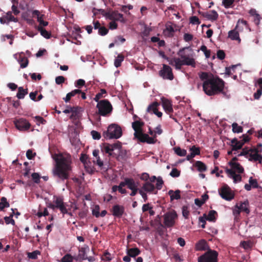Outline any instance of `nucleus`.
Segmentation results:
<instances>
[{"instance_id":"obj_1","label":"nucleus","mask_w":262,"mask_h":262,"mask_svg":"<svg viewBox=\"0 0 262 262\" xmlns=\"http://www.w3.org/2000/svg\"><path fill=\"white\" fill-rule=\"evenodd\" d=\"M200 79L203 81L202 86L208 96H214L223 93L225 82L219 77H214L212 74L202 72L199 74Z\"/></svg>"},{"instance_id":"obj_2","label":"nucleus","mask_w":262,"mask_h":262,"mask_svg":"<svg viewBox=\"0 0 262 262\" xmlns=\"http://www.w3.org/2000/svg\"><path fill=\"white\" fill-rule=\"evenodd\" d=\"M54 159L56 165L53 170V175L61 180H67L72 170V159L70 155H55Z\"/></svg>"},{"instance_id":"obj_3","label":"nucleus","mask_w":262,"mask_h":262,"mask_svg":"<svg viewBox=\"0 0 262 262\" xmlns=\"http://www.w3.org/2000/svg\"><path fill=\"white\" fill-rule=\"evenodd\" d=\"M101 150L118 161L125 160L127 158V151L122 148V144L118 141L113 144L103 143Z\"/></svg>"},{"instance_id":"obj_4","label":"nucleus","mask_w":262,"mask_h":262,"mask_svg":"<svg viewBox=\"0 0 262 262\" xmlns=\"http://www.w3.org/2000/svg\"><path fill=\"white\" fill-rule=\"evenodd\" d=\"M122 135L121 127L118 124L112 123L110 124L107 129L104 131L103 136L106 139H119Z\"/></svg>"},{"instance_id":"obj_5","label":"nucleus","mask_w":262,"mask_h":262,"mask_svg":"<svg viewBox=\"0 0 262 262\" xmlns=\"http://www.w3.org/2000/svg\"><path fill=\"white\" fill-rule=\"evenodd\" d=\"M66 204L63 202L62 197L54 196V201L53 203L49 202L47 204L48 208L53 209H59L61 213L63 215L68 213V209L66 207Z\"/></svg>"},{"instance_id":"obj_6","label":"nucleus","mask_w":262,"mask_h":262,"mask_svg":"<svg viewBox=\"0 0 262 262\" xmlns=\"http://www.w3.org/2000/svg\"><path fill=\"white\" fill-rule=\"evenodd\" d=\"M98 114L102 116L110 115L113 110V107L110 102L107 99L100 100L97 104Z\"/></svg>"},{"instance_id":"obj_7","label":"nucleus","mask_w":262,"mask_h":262,"mask_svg":"<svg viewBox=\"0 0 262 262\" xmlns=\"http://www.w3.org/2000/svg\"><path fill=\"white\" fill-rule=\"evenodd\" d=\"M218 253L215 250L209 249L198 258V262H217Z\"/></svg>"},{"instance_id":"obj_8","label":"nucleus","mask_w":262,"mask_h":262,"mask_svg":"<svg viewBox=\"0 0 262 262\" xmlns=\"http://www.w3.org/2000/svg\"><path fill=\"white\" fill-rule=\"evenodd\" d=\"M188 48H183L181 49L177 54L182 59L184 65L190 66L193 68L195 67V62L194 58L190 57L188 55L185 53V50Z\"/></svg>"},{"instance_id":"obj_9","label":"nucleus","mask_w":262,"mask_h":262,"mask_svg":"<svg viewBox=\"0 0 262 262\" xmlns=\"http://www.w3.org/2000/svg\"><path fill=\"white\" fill-rule=\"evenodd\" d=\"M219 193L223 199L227 201H231L234 197V193L227 184H224L222 187L219 190Z\"/></svg>"},{"instance_id":"obj_10","label":"nucleus","mask_w":262,"mask_h":262,"mask_svg":"<svg viewBox=\"0 0 262 262\" xmlns=\"http://www.w3.org/2000/svg\"><path fill=\"white\" fill-rule=\"evenodd\" d=\"M177 214L174 210L169 211L164 214V223L167 227L173 226L175 223L174 220L177 218Z\"/></svg>"},{"instance_id":"obj_11","label":"nucleus","mask_w":262,"mask_h":262,"mask_svg":"<svg viewBox=\"0 0 262 262\" xmlns=\"http://www.w3.org/2000/svg\"><path fill=\"white\" fill-rule=\"evenodd\" d=\"M159 75L164 79L172 80L174 78L172 69L165 64H163L162 69L159 71Z\"/></svg>"},{"instance_id":"obj_12","label":"nucleus","mask_w":262,"mask_h":262,"mask_svg":"<svg viewBox=\"0 0 262 262\" xmlns=\"http://www.w3.org/2000/svg\"><path fill=\"white\" fill-rule=\"evenodd\" d=\"M15 127L20 131L28 130L31 126L30 123L24 118H19L14 121Z\"/></svg>"},{"instance_id":"obj_13","label":"nucleus","mask_w":262,"mask_h":262,"mask_svg":"<svg viewBox=\"0 0 262 262\" xmlns=\"http://www.w3.org/2000/svg\"><path fill=\"white\" fill-rule=\"evenodd\" d=\"M161 102H162V106L165 111V112L168 114H169L170 118H172L176 122L177 121V119L175 118H173L172 117V115L170 114L172 113L173 111L172 108V105L171 104V102L170 101H169L168 99L165 98H161Z\"/></svg>"},{"instance_id":"obj_14","label":"nucleus","mask_w":262,"mask_h":262,"mask_svg":"<svg viewBox=\"0 0 262 262\" xmlns=\"http://www.w3.org/2000/svg\"><path fill=\"white\" fill-rule=\"evenodd\" d=\"M14 58L17 60V62L20 64L21 68L24 69L26 68L29 63L28 59L25 56L24 52H21L19 54H15L14 55Z\"/></svg>"},{"instance_id":"obj_15","label":"nucleus","mask_w":262,"mask_h":262,"mask_svg":"<svg viewBox=\"0 0 262 262\" xmlns=\"http://www.w3.org/2000/svg\"><path fill=\"white\" fill-rule=\"evenodd\" d=\"M143 122L139 121H135L132 123V127L135 130L134 137L135 138H138L140 134H143L142 127L144 125Z\"/></svg>"},{"instance_id":"obj_16","label":"nucleus","mask_w":262,"mask_h":262,"mask_svg":"<svg viewBox=\"0 0 262 262\" xmlns=\"http://www.w3.org/2000/svg\"><path fill=\"white\" fill-rule=\"evenodd\" d=\"M109 15L110 16L108 17V19L110 20L120 21L122 23H125V21L123 14L118 13V11H113L112 9H110Z\"/></svg>"},{"instance_id":"obj_17","label":"nucleus","mask_w":262,"mask_h":262,"mask_svg":"<svg viewBox=\"0 0 262 262\" xmlns=\"http://www.w3.org/2000/svg\"><path fill=\"white\" fill-rule=\"evenodd\" d=\"M125 208L124 206L119 205H115L113 206L111 211L113 216L116 217H121L124 214Z\"/></svg>"},{"instance_id":"obj_18","label":"nucleus","mask_w":262,"mask_h":262,"mask_svg":"<svg viewBox=\"0 0 262 262\" xmlns=\"http://www.w3.org/2000/svg\"><path fill=\"white\" fill-rule=\"evenodd\" d=\"M204 17L212 21L216 20L219 17V14L215 10H211L208 12H199Z\"/></svg>"},{"instance_id":"obj_19","label":"nucleus","mask_w":262,"mask_h":262,"mask_svg":"<svg viewBox=\"0 0 262 262\" xmlns=\"http://www.w3.org/2000/svg\"><path fill=\"white\" fill-rule=\"evenodd\" d=\"M141 189H143V191L148 193L157 194L158 193V190H156L155 186L150 182H146L143 184Z\"/></svg>"},{"instance_id":"obj_20","label":"nucleus","mask_w":262,"mask_h":262,"mask_svg":"<svg viewBox=\"0 0 262 262\" xmlns=\"http://www.w3.org/2000/svg\"><path fill=\"white\" fill-rule=\"evenodd\" d=\"M225 172L228 177L233 180L234 183H236L242 181V177L241 175L236 174L233 169H229L228 168H226Z\"/></svg>"},{"instance_id":"obj_21","label":"nucleus","mask_w":262,"mask_h":262,"mask_svg":"<svg viewBox=\"0 0 262 262\" xmlns=\"http://www.w3.org/2000/svg\"><path fill=\"white\" fill-rule=\"evenodd\" d=\"M90 251V248L88 246L85 245L84 247L79 249V254L77 257L74 259L76 260H85L87 258L86 253Z\"/></svg>"},{"instance_id":"obj_22","label":"nucleus","mask_w":262,"mask_h":262,"mask_svg":"<svg viewBox=\"0 0 262 262\" xmlns=\"http://www.w3.org/2000/svg\"><path fill=\"white\" fill-rule=\"evenodd\" d=\"M154 137H150L146 134H140V136L137 139L141 142L147 143L148 144H154L156 142L157 140L154 139Z\"/></svg>"},{"instance_id":"obj_23","label":"nucleus","mask_w":262,"mask_h":262,"mask_svg":"<svg viewBox=\"0 0 262 262\" xmlns=\"http://www.w3.org/2000/svg\"><path fill=\"white\" fill-rule=\"evenodd\" d=\"M32 14L34 16H37V20L39 23L38 26L46 27L48 25L49 23L47 21H44L43 17L44 15H40V12L38 10H35L32 12Z\"/></svg>"},{"instance_id":"obj_24","label":"nucleus","mask_w":262,"mask_h":262,"mask_svg":"<svg viewBox=\"0 0 262 262\" xmlns=\"http://www.w3.org/2000/svg\"><path fill=\"white\" fill-rule=\"evenodd\" d=\"M238 204V207L241 212H244L246 214H249L250 210L249 209V203L248 200L244 202H240Z\"/></svg>"},{"instance_id":"obj_25","label":"nucleus","mask_w":262,"mask_h":262,"mask_svg":"<svg viewBox=\"0 0 262 262\" xmlns=\"http://www.w3.org/2000/svg\"><path fill=\"white\" fill-rule=\"evenodd\" d=\"M228 164L231 167L230 169H233V170H234L235 172H237L238 173H242L244 172V168L241 165V164L239 163L230 161L229 162Z\"/></svg>"},{"instance_id":"obj_26","label":"nucleus","mask_w":262,"mask_h":262,"mask_svg":"<svg viewBox=\"0 0 262 262\" xmlns=\"http://www.w3.org/2000/svg\"><path fill=\"white\" fill-rule=\"evenodd\" d=\"M169 64L174 66L176 70H180L182 68V66L184 65V63L181 58H172L169 62Z\"/></svg>"},{"instance_id":"obj_27","label":"nucleus","mask_w":262,"mask_h":262,"mask_svg":"<svg viewBox=\"0 0 262 262\" xmlns=\"http://www.w3.org/2000/svg\"><path fill=\"white\" fill-rule=\"evenodd\" d=\"M195 250L196 251H205L208 248L207 243L205 239L200 240L195 245Z\"/></svg>"},{"instance_id":"obj_28","label":"nucleus","mask_w":262,"mask_h":262,"mask_svg":"<svg viewBox=\"0 0 262 262\" xmlns=\"http://www.w3.org/2000/svg\"><path fill=\"white\" fill-rule=\"evenodd\" d=\"M231 146L232 150H237L241 149L243 146L242 141H238L236 138H234L231 140Z\"/></svg>"},{"instance_id":"obj_29","label":"nucleus","mask_w":262,"mask_h":262,"mask_svg":"<svg viewBox=\"0 0 262 262\" xmlns=\"http://www.w3.org/2000/svg\"><path fill=\"white\" fill-rule=\"evenodd\" d=\"M180 192V190H176L174 191L172 190H170L168 193L170 195L171 201L174 200L180 199L181 198Z\"/></svg>"},{"instance_id":"obj_30","label":"nucleus","mask_w":262,"mask_h":262,"mask_svg":"<svg viewBox=\"0 0 262 262\" xmlns=\"http://www.w3.org/2000/svg\"><path fill=\"white\" fill-rule=\"evenodd\" d=\"M36 29L40 32L41 36L43 37L49 39L51 36V33L48 31H47L45 29H44L41 26H37L36 27Z\"/></svg>"},{"instance_id":"obj_31","label":"nucleus","mask_w":262,"mask_h":262,"mask_svg":"<svg viewBox=\"0 0 262 262\" xmlns=\"http://www.w3.org/2000/svg\"><path fill=\"white\" fill-rule=\"evenodd\" d=\"M141 253L140 250L138 248H133L127 249V254L131 257H135Z\"/></svg>"},{"instance_id":"obj_32","label":"nucleus","mask_w":262,"mask_h":262,"mask_svg":"<svg viewBox=\"0 0 262 262\" xmlns=\"http://www.w3.org/2000/svg\"><path fill=\"white\" fill-rule=\"evenodd\" d=\"M248 157H249V160L250 161H258L259 163L262 162V156L261 155L250 152Z\"/></svg>"},{"instance_id":"obj_33","label":"nucleus","mask_w":262,"mask_h":262,"mask_svg":"<svg viewBox=\"0 0 262 262\" xmlns=\"http://www.w3.org/2000/svg\"><path fill=\"white\" fill-rule=\"evenodd\" d=\"M228 37L232 40H238L239 42L241 41V39L239 36V33L235 29L231 30L229 32Z\"/></svg>"},{"instance_id":"obj_34","label":"nucleus","mask_w":262,"mask_h":262,"mask_svg":"<svg viewBox=\"0 0 262 262\" xmlns=\"http://www.w3.org/2000/svg\"><path fill=\"white\" fill-rule=\"evenodd\" d=\"M194 166L197 168V170L200 172H204L207 170L206 165L202 161H197L195 162Z\"/></svg>"},{"instance_id":"obj_35","label":"nucleus","mask_w":262,"mask_h":262,"mask_svg":"<svg viewBox=\"0 0 262 262\" xmlns=\"http://www.w3.org/2000/svg\"><path fill=\"white\" fill-rule=\"evenodd\" d=\"M28 93V89H24L23 87H19L16 97L19 99H23Z\"/></svg>"},{"instance_id":"obj_36","label":"nucleus","mask_w":262,"mask_h":262,"mask_svg":"<svg viewBox=\"0 0 262 262\" xmlns=\"http://www.w3.org/2000/svg\"><path fill=\"white\" fill-rule=\"evenodd\" d=\"M174 32V28L172 25L169 24L166 25V29L164 30L165 35L168 36H172Z\"/></svg>"},{"instance_id":"obj_37","label":"nucleus","mask_w":262,"mask_h":262,"mask_svg":"<svg viewBox=\"0 0 262 262\" xmlns=\"http://www.w3.org/2000/svg\"><path fill=\"white\" fill-rule=\"evenodd\" d=\"M253 243L251 241H244L240 243V246L246 250L251 249L253 247Z\"/></svg>"},{"instance_id":"obj_38","label":"nucleus","mask_w":262,"mask_h":262,"mask_svg":"<svg viewBox=\"0 0 262 262\" xmlns=\"http://www.w3.org/2000/svg\"><path fill=\"white\" fill-rule=\"evenodd\" d=\"M124 56L122 54H119L114 61V66L116 68L121 66L122 62L124 60Z\"/></svg>"},{"instance_id":"obj_39","label":"nucleus","mask_w":262,"mask_h":262,"mask_svg":"<svg viewBox=\"0 0 262 262\" xmlns=\"http://www.w3.org/2000/svg\"><path fill=\"white\" fill-rule=\"evenodd\" d=\"M78 109L79 107L78 106L71 107V110L70 111L72 114L70 117L71 119H76L77 118L78 115Z\"/></svg>"},{"instance_id":"obj_40","label":"nucleus","mask_w":262,"mask_h":262,"mask_svg":"<svg viewBox=\"0 0 262 262\" xmlns=\"http://www.w3.org/2000/svg\"><path fill=\"white\" fill-rule=\"evenodd\" d=\"M127 187L128 189H133L136 187H138V185L136 183L134 180L132 178H127Z\"/></svg>"},{"instance_id":"obj_41","label":"nucleus","mask_w":262,"mask_h":262,"mask_svg":"<svg viewBox=\"0 0 262 262\" xmlns=\"http://www.w3.org/2000/svg\"><path fill=\"white\" fill-rule=\"evenodd\" d=\"M175 153L179 156L183 157L185 156L187 154L186 150L184 149H181L180 147H176L174 148Z\"/></svg>"},{"instance_id":"obj_42","label":"nucleus","mask_w":262,"mask_h":262,"mask_svg":"<svg viewBox=\"0 0 262 262\" xmlns=\"http://www.w3.org/2000/svg\"><path fill=\"white\" fill-rule=\"evenodd\" d=\"M232 131L234 133H240L243 131V128L241 126H239L237 123H233L232 124Z\"/></svg>"},{"instance_id":"obj_43","label":"nucleus","mask_w":262,"mask_h":262,"mask_svg":"<svg viewBox=\"0 0 262 262\" xmlns=\"http://www.w3.org/2000/svg\"><path fill=\"white\" fill-rule=\"evenodd\" d=\"M216 214L217 212L215 210H211L209 212L206 219L209 221L214 222L215 220V215Z\"/></svg>"},{"instance_id":"obj_44","label":"nucleus","mask_w":262,"mask_h":262,"mask_svg":"<svg viewBox=\"0 0 262 262\" xmlns=\"http://www.w3.org/2000/svg\"><path fill=\"white\" fill-rule=\"evenodd\" d=\"M12 12L11 11H8L6 15L5 16L7 19V22L10 21H14V22H17L18 19L17 18H15L14 16L12 14Z\"/></svg>"},{"instance_id":"obj_45","label":"nucleus","mask_w":262,"mask_h":262,"mask_svg":"<svg viewBox=\"0 0 262 262\" xmlns=\"http://www.w3.org/2000/svg\"><path fill=\"white\" fill-rule=\"evenodd\" d=\"M159 105V104L157 102H153L148 106L147 111L148 112H152L153 113H154L156 111H157V107Z\"/></svg>"},{"instance_id":"obj_46","label":"nucleus","mask_w":262,"mask_h":262,"mask_svg":"<svg viewBox=\"0 0 262 262\" xmlns=\"http://www.w3.org/2000/svg\"><path fill=\"white\" fill-rule=\"evenodd\" d=\"M10 206L5 197H2L0 202V209L3 210L5 208H8Z\"/></svg>"},{"instance_id":"obj_47","label":"nucleus","mask_w":262,"mask_h":262,"mask_svg":"<svg viewBox=\"0 0 262 262\" xmlns=\"http://www.w3.org/2000/svg\"><path fill=\"white\" fill-rule=\"evenodd\" d=\"M105 94H106V90L105 89H101L100 92L97 93L95 97L94 98V100L98 103V102L100 101L99 100L102 97H103V95Z\"/></svg>"},{"instance_id":"obj_48","label":"nucleus","mask_w":262,"mask_h":262,"mask_svg":"<svg viewBox=\"0 0 262 262\" xmlns=\"http://www.w3.org/2000/svg\"><path fill=\"white\" fill-rule=\"evenodd\" d=\"M74 258L70 254H66L62 257L60 262H73Z\"/></svg>"},{"instance_id":"obj_49","label":"nucleus","mask_w":262,"mask_h":262,"mask_svg":"<svg viewBox=\"0 0 262 262\" xmlns=\"http://www.w3.org/2000/svg\"><path fill=\"white\" fill-rule=\"evenodd\" d=\"M40 252L38 250H35L32 252H28L27 253L28 257L32 259H36L37 258L38 255L40 254Z\"/></svg>"},{"instance_id":"obj_50","label":"nucleus","mask_w":262,"mask_h":262,"mask_svg":"<svg viewBox=\"0 0 262 262\" xmlns=\"http://www.w3.org/2000/svg\"><path fill=\"white\" fill-rule=\"evenodd\" d=\"M100 207L98 205H96L94 206V208L92 210V214L95 216L96 217L98 218L100 217L99 213H100Z\"/></svg>"},{"instance_id":"obj_51","label":"nucleus","mask_w":262,"mask_h":262,"mask_svg":"<svg viewBox=\"0 0 262 262\" xmlns=\"http://www.w3.org/2000/svg\"><path fill=\"white\" fill-rule=\"evenodd\" d=\"M164 182L161 177H159L157 178V183L155 186L156 190H160L162 189Z\"/></svg>"},{"instance_id":"obj_52","label":"nucleus","mask_w":262,"mask_h":262,"mask_svg":"<svg viewBox=\"0 0 262 262\" xmlns=\"http://www.w3.org/2000/svg\"><path fill=\"white\" fill-rule=\"evenodd\" d=\"M249 183L250 184L251 187L254 188H257L259 187L257 180L253 179L252 177L249 178Z\"/></svg>"},{"instance_id":"obj_53","label":"nucleus","mask_w":262,"mask_h":262,"mask_svg":"<svg viewBox=\"0 0 262 262\" xmlns=\"http://www.w3.org/2000/svg\"><path fill=\"white\" fill-rule=\"evenodd\" d=\"M108 32V29L104 26H101L98 29V34L101 36H104Z\"/></svg>"},{"instance_id":"obj_54","label":"nucleus","mask_w":262,"mask_h":262,"mask_svg":"<svg viewBox=\"0 0 262 262\" xmlns=\"http://www.w3.org/2000/svg\"><path fill=\"white\" fill-rule=\"evenodd\" d=\"M235 0H223L222 3L226 8H229L232 7Z\"/></svg>"},{"instance_id":"obj_55","label":"nucleus","mask_w":262,"mask_h":262,"mask_svg":"<svg viewBox=\"0 0 262 262\" xmlns=\"http://www.w3.org/2000/svg\"><path fill=\"white\" fill-rule=\"evenodd\" d=\"M201 50L204 53V54L206 58H209L210 56V50H208L206 46L203 45L200 48Z\"/></svg>"},{"instance_id":"obj_56","label":"nucleus","mask_w":262,"mask_h":262,"mask_svg":"<svg viewBox=\"0 0 262 262\" xmlns=\"http://www.w3.org/2000/svg\"><path fill=\"white\" fill-rule=\"evenodd\" d=\"M32 179L34 183L38 184L40 182V176L39 173L34 172L31 175Z\"/></svg>"},{"instance_id":"obj_57","label":"nucleus","mask_w":262,"mask_h":262,"mask_svg":"<svg viewBox=\"0 0 262 262\" xmlns=\"http://www.w3.org/2000/svg\"><path fill=\"white\" fill-rule=\"evenodd\" d=\"M180 175V171L178 170L176 168L172 169V170L170 172V176L173 178H177L179 177Z\"/></svg>"},{"instance_id":"obj_58","label":"nucleus","mask_w":262,"mask_h":262,"mask_svg":"<svg viewBox=\"0 0 262 262\" xmlns=\"http://www.w3.org/2000/svg\"><path fill=\"white\" fill-rule=\"evenodd\" d=\"M190 150L191 153L195 156L196 155H199L200 154V149L199 147H196L194 145L192 146L190 148Z\"/></svg>"},{"instance_id":"obj_59","label":"nucleus","mask_w":262,"mask_h":262,"mask_svg":"<svg viewBox=\"0 0 262 262\" xmlns=\"http://www.w3.org/2000/svg\"><path fill=\"white\" fill-rule=\"evenodd\" d=\"M182 214L185 219H188L189 214V211L188 207L187 206H184L182 207Z\"/></svg>"},{"instance_id":"obj_60","label":"nucleus","mask_w":262,"mask_h":262,"mask_svg":"<svg viewBox=\"0 0 262 262\" xmlns=\"http://www.w3.org/2000/svg\"><path fill=\"white\" fill-rule=\"evenodd\" d=\"M12 2L13 3V5H12V8H12V11L11 12L12 13H13V14L14 15H18L20 13V11L18 9L17 7L16 6H15V3L17 4V2H16L15 0H13Z\"/></svg>"},{"instance_id":"obj_61","label":"nucleus","mask_w":262,"mask_h":262,"mask_svg":"<svg viewBox=\"0 0 262 262\" xmlns=\"http://www.w3.org/2000/svg\"><path fill=\"white\" fill-rule=\"evenodd\" d=\"M85 82L83 79H79L76 81V82L75 83V86L76 88L80 89L82 86H84L85 85Z\"/></svg>"},{"instance_id":"obj_62","label":"nucleus","mask_w":262,"mask_h":262,"mask_svg":"<svg viewBox=\"0 0 262 262\" xmlns=\"http://www.w3.org/2000/svg\"><path fill=\"white\" fill-rule=\"evenodd\" d=\"M13 215H10V216H5L4 217V220L6 224H11L13 225L15 224V221L12 219Z\"/></svg>"},{"instance_id":"obj_63","label":"nucleus","mask_w":262,"mask_h":262,"mask_svg":"<svg viewBox=\"0 0 262 262\" xmlns=\"http://www.w3.org/2000/svg\"><path fill=\"white\" fill-rule=\"evenodd\" d=\"M241 210L238 208V204H236L233 209V214L235 217H238L241 214Z\"/></svg>"},{"instance_id":"obj_64","label":"nucleus","mask_w":262,"mask_h":262,"mask_svg":"<svg viewBox=\"0 0 262 262\" xmlns=\"http://www.w3.org/2000/svg\"><path fill=\"white\" fill-rule=\"evenodd\" d=\"M190 22L194 25H199L201 23L199 18L196 16H191L190 18Z\"/></svg>"}]
</instances>
